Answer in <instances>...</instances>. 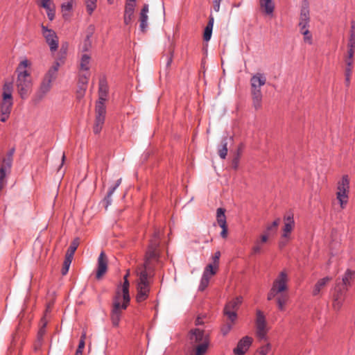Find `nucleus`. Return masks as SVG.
Wrapping results in <instances>:
<instances>
[{
  "instance_id": "obj_63",
  "label": "nucleus",
  "mask_w": 355,
  "mask_h": 355,
  "mask_svg": "<svg viewBox=\"0 0 355 355\" xmlns=\"http://www.w3.org/2000/svg\"><path fill=\"white\" fill-rule=\"evenodd\" d=\"M222 228V231L220 232V236L223 238H226L227 236V225L224 227H220Z\"/></svg>"
},
{
  "instance_id": "obj_55",
  "label": "nucleus",
  "mask_w": 355,
  "mask_h": 355,
  "mask_svg": "<svg viewBox=\"0 0 355 355\" xmlns=\"http://www.w3.org/2000/svg\"><path fill=\"white\" fill-rule=\"evenodd\" d=\"M278 294H279V293L277 291H276L275 289L271 288L270 291H269V293L268 294V297H267L268 300H271L275 297L277 298Z\"/></svg>"
},
{
  "instance_id": "obj_15",
  "label": "nucleus",
  "mask_w": 355,
  "mask_h": 355,
  "mask_svg": "<svg viewBox=\"0 0 355 355\" xmlns=\"http://www.w3.org/2000/svg\"><path fill=\"white\" fill-rule=\"evenodd\" d=\"M252 342V338L245 336L238 343L237 347L234 349L235 355H244L248 351Z\"/></svg>"
},
{
  "instance_id": "obj_32",
  "label": "nucleus",
  "mask_w": 355,
  "mask_h": 355,
  "mask_svg": "<svg viewBox=\"0 0 355 355\" xmlns=\"http://www.w3.org/2000/svg\"><path fill=\"white\" fill-rule=\"evenodd\" d=\"M79 245V239L76 238L71 242L69 248L67 250L65 257L73 259V254Z\"/></svg>"
},
{
  "instance_id": "obj_61",
  "label": "nucleus",
  "mask_w": 355,
  "mask_h": 355,
  "mask_svg": "<svg viewBox=\"0 0 355 355\" xmlns=\"http://www.w3.org/2000/svg\"><path fill=\"white\" fill-rule=\"evenodd\" d=\"M352 73V71H351L349 70V69H345V82H346L347 85H349L350 77H351Z\"/></svg>"
},
{
  "instance_id": "obj_40",
  "label": "nucleus",
  "mask_w": 355,
  "mask_h": 355,
  "mask_svg": "<svg viewBox=\"0 0 355 355\" xmlns=\"http://www.w3.org/2000/svg\"><path fill=\"white\" fill-rule=\"evenodd\" d=\"M121 182V178H119L117 180L116 184L109 189V191L107 192V195L105 198V200L107 201V206L111 203V199H110L111 196L113 194V193L114 192V191L116 189V188L120 185Z\"/></svg>"
},
{
  "instance_id": "obj_39",
  "label": "nucleus",
  "mask_w": 355,
  "mask_h": 355,
  "mask_svg": "<svg viewBox=\"0 0 355 355\" xmlns=\"http://www.w3.org/2000/svg\"><path fill=\"white\" fill-rule=\"evenodd\" d=\"M148 17L147 14H140V16H139V21H140L139 28H140L141 31L143 32V33H145L146 31V30H147V27H148L147 21H148Z\"/></svg>"
},
{
  "instance_id": "obj_34",
  "label": "nucleus",
  "mask_w": 355,
  "mask_h": 355,
  "mask_svg": "<svg viewBox=\"0 0 355 355\" xmlns=\"http://www.w3.org/2000/svg\"><path fill=\"white\" fill-rule=\"evenodd\" d=\"M288 299V296L285 293H279L277 298V304L280 311L284 310L285 304Z\"/></svg>"
},
{
  "instance_id": "obj_17",
  "label": "nucleus",
  "mask_w": 355,
  "mask_h": 355,
  "mask_svg": "<svg viewBox=\"0 0 355 355\" xmlns=\"http://www.w3.org/2000/svg\"><path fill=\"white\" fill-rule=\"evenodd\" d=\"M295 225L293 216L291 215L284 216V225L283 227L282 238L287 239L290 238V234L292 232Z\"/></svg>"
},
{
  "instance_id": "obj_28",
  "label": "nucleus",
  "mask_w": 355,
  "mask_h": 355,
  "mask_svg": "<svg viewBox=\"0 0 355 355\" xmlns=\"http://www.w3.org/2000/svg\"><path fill=\"white\" fill-rule=\"evenodd\" d=\"M225 212V209L221 207L218 208L216 210V220L220 227H224L227 225Z\"/></svg>"
},
{
  "instance_id": "obj_46",
  "label": "nucleus",
  "mask_w": 355,
  "mask_h": 355,
  "mask_svg": "<svg viewBox=\"0 0 355 355\" xmlns=\"http://www.w3.org/2000/svg\"><path fill=\"white\" fill-rule=\"evenodd\" d=\"M71 261H72L71 259L65 257V259H64V261L63 263V267L62 268V274L63 275H65L68 272Z\"/></svg>"
},
{
  "instance_id": "obj_1",
  "label": "nucleus",
  "mask_w": 355,
  "mask_h": 355,
  "mask_svg": "<svg viewBox=\"0 0 355 355\" xmlns=\"http://www.w3.org/2000/svg\"><path fill=\"white\" fill-rule=\"evenodd\" d=\"M159 230H155L153 238L146 253L145 261L144 264L137 270V274L139 277L137 283V301L141 302L144 301L148 297L150 292V282L148 280V270L150 269L151 263L157 261L159 259L158 248L159 245Z\"/></svg>"
},
{
  "instance_id": "obj_2",
  "label": "nucleus",
  "mask_w": 355,
  "mask_h": 355,
  "mask_svg": "<svg viewBox=\"0 0 355 355\" xmlns=\"http://www.w3.org/2000/svg\"><path fill=\"white\" fill-rule=\"evenodd\" d=\"M30 65L28 60H22L16 70L17 77L15 85L17 93L22 99L27 98L32 90L33 81L31 73L26 70V68Z\"/></svg>"
},
{
  "instance_id": "obj_9",
  "label": "nucleus",
  "mask_w": 355,
  "mask_h": 355,
  "mask_svg": "<svg viewBox=\"0 0 355 355\" xmlns=\"http://www.w3.org/2000/svg\"><path fill=\"white\" fill-rule=\"evenodd\" d=\"M42 33L44 37L46 42L49 44L51 52H54L58 47V37L55 32L48 28L44 25L42 24Z\"/></svg>"
},
{
  "instance_id": "obj_12",
  "label": "nucleus",
  "mask_w": 355,
  "mask_h": 355,
  "mask_svg": "<svg viewBox=\"0 0 355 355\" xmlns=\"http://www.w3.org/2000/svg\"><path fill=\"white\" fill-rule=\"evenodd\" d=\"M345 300V291L339 287L337 284L334 288V291L332 295V307L334 310L338 311L342 308L343 302Z\"/></svg>"
},
{
  "instance_id": "obj_31",
  "label": "nucleus",
  "mask_w": 355,
  "mask_h": 355,
  "mask_svg": "<svg viewBox=\"0 0 355 355\" xmlns=\"http://www.w3.org/2000/svg\"><path fill=\"white\" fill-rule=\"evenodd\" d=\"M92 33H88L86 35L85 39L84 40L83 42L80 44V50L81 51V53H86L89 49L92 48V41L90 40L92 37Z\"/></svg>"
},
{
  "instance_id": "obj_21",
  "label": "nucleus",
  "mask_w": 355,
  "mask_h": 355,
  "mask_svg": "<svg viewBox=\"0 0 355 355\" xmlns=\"http://www.w3.org/2000/svg\"><path fill=\"white\" fill-rule=\"evenodd\" d=\"M355 278V271L351 269H347L343 278L342 283L343 286L345 287L343 289L347 290L348 287L351 286L352 282L354 280Z\"/></svg>"
},
{
  "instance_id": "obj_60",
  "label": "nucleus",
  "mask_w": 355,
  "mask_h": 355,
  "mask_svg": "<svg viewBox=\"0 0 355 355\" xmlns=\"http://www.w3.org/2000/svg\"><path fill=\"white\" fill-rule=\"evenodd\" d=\"M221 0H212L213 8L216 12H218L220 10V3Z\"/></svg>"
},
{
  "instance_id": "obj_33",
  "label": "nucleus",
  "mask_w": 355,
  "mask_h": 355,
  "mask_svg": "<svg viewBox=\"0 0 355 355\" xmlns=\"http://www.w3.org/2000/svg\"><path fill=\"white\" fill-rule=\"evenodd\" d=\"M73 2L66 1L62 3L61 5V11L62 13V16L65 19H67L69 17V13L72 10Z\"/></svg>"
},
{
  "instance_id": "obj_24",
  "label": "nucleus",
  "mask_w": 355,
  "mask_h": 355,
  "mask_svg": "<svg viewBox=\"0 0 355 355\" xmlns=\"http://www.w3.org/2000/svg\"><path fill=\"white\" fill-rule=\"evenodd\" d=\"M91 57L87 53L81 54L79 69L81 71L89 72Z\"/></svg>"
},
{
  "instance_id": "obj_48",
  "label": "nucleus",
  "mask_w": 355,
  "mask_h": 355,
  "mask_svg": "<svg viewBox=\"0 0 355 355\" xmlns=\"http://www.w3.org/2000/svg\"><path fill=\"white\" fill-rule=\"evenodd\" d=\"M280 223V219L277 218L271 225L267 226L266 230L264 232L269 236V232L272 231L273 229L276 230Z\"/></svg>"
},
{
  "instance_id": "obj_11",
  "label": "nucleus",
  "mask_w": 355,
  "mask_h": 355,
  "mask_svg": "<svg viewBox=\"0 0 355 355\" xmlns=\"http://www.w3.org/2000/svg\"><path fill=\"white\" fill-rule=\"evenodd\" d=\"M288 282V274L286 271H282L275 279L272 288L279 293H285L288 290L287 283Z\"/></svg>"
},
{
  "instance_id": "obj_22",
  "label": "nucleus",
  "mask_w": 355,
  "mask_h": 355,
  "mask_svg": "<svg viewBox=\"0 0 355 355\" xmlns=\"http://www.w3.org/2000/svg\"><path fill=\"white\" fill-rule=\"evenodd\" d=\"M332 279L330 277H326L324 278L319 279L313 290V295L314 296L318 295L321 290L324 288L327 284Z\"/></svg>"
},
{
  "instance_id": "obj_26",
  "label": "nucleus",
  "mask_w": 355,
  "mask_h": 355,
  "mask_svg": "<svg viewBox=\"0 0 355 355\" xmlns=\"http://www.w3.org/2000/svg\"><path fill=\"white\" fill-rule=\"evenodd\" d=\"M259 1L261 8L266 14L270 15L273 12L275 6L272 0H259Z\"/></svg>"
},
{
  "instance_id": "obj_5",
  "label": "nucleus",
  "mask_w": 355,
  "mask_h": 355,
  "mask_svg": "<svg viewBox=\"0 0 355 355\" xmlns=\"http://www.w3.org/2000/svg\"><path fill=\"white\" fill-rule=\"evenodd\" d=\"M14 149L10 150L0 161V191L6 184V175L10 173L12 164Z\"/></svg>"
},
{
  "instance_id": "obj_18",
  "label": "nucleus",
  "mask_w": 355,
  "mask_h": 355,
  "mask_svg": "<svg viewBox=\"0 0 355 355\" xmlns=\"http://www.w3.org/2000/svg\"><path fill=\"white\" fill-rule=\"evenodd\" d=\"M266 82V76L261 73L254 74L250 80L252 89H261V87Z\"/></svg>"
},
{
  "instance_id": "obj_45",
  "label": "nucleus",
  "mask_w": 355,
  "mask_h": 355,
  "mask_svg": "<svg viewBox=\"0 0 355 355\" xmlns=\"http://www.w3.org/2000/svg\"><path fill=\"white\" fill-rule=\"evenodd\" d=\"M97 0H86L87 12L91 14L96 7Z\"/></svg>"
},
{
  "instance_id": "obj_62",
  "label": "nucleus",
  "mask_w": 355,
  "mask_h": 355,
  "mask_svg": "<svg viewBox=\"0 0 355 355\" xmlns=\"http://www.w3.org/2000/svg\"><path fill=\"white\" fill-rule=\"evenodd\" d=\"M0 114H1L0 120L2 122H6L8 119L10 114L9 113H0Z\"/></svg>"
},
{
  "instance_id": "obj_6",
  "label": "nucleus",
  "mask_w": 355,
  "mask_h": 355,
  "mask_svg": "<svg viewBox=\"0 0 355 355\" xmlns=\"http://www.w3.org/2000/svg\"><path fill=\"white\" fill-rule=\"evenodd\" d=\"M349 191V179L347 175L342 177L337 184L336 198L340 202V207L344 209L347 203L348 193Z\"/></svg>"
},
{
  "instance_id": "obj_13",
  "label": "nucleus",
  "mask_w": 355,
  "mask_h": 355,
  "mask_svg": "<svg viewBox=\"0 0 355 355\" xmlns=\"http://www.w3.org/2000/svg\"><path fill=\"white\" fill-rule=\"evenodd\" d=\"M52 83H53L49 80L43 78L34 97V101L35 102L40 101L50 92L52 87Z\"/></svg>"
},
{
  "instance_id": "obj_7",
  "label": "nucleus",
  "mask_w": 355,
  "mask_h": 355,
  "mask_svg": "<svg viewBox=\"0 0 355 355\" xmlns=\"http://www.w3.org/2000/svg\"><path fill=\"white\" fill-rule=\"evenodd\" d=\"M241 302L242 297H237L229 302L224 308V315L227 318L228 320L232 323H234L237 318L236 311Z\"/></svg>"
},
{
  "instance_id": "obj_56",
  "label": "nucleus",
  "mask_w": 355,
  "mask_h": 355,
  "mask_svg": "<svg viewBox=\"0 0 355 355\" xmlns=\"http://www.w3.org/2000/svg\"><path fill=\"white\" fill-rule=\"evenodd\" d=\"M87 87H83L82 85H78V89L77 90V96L78 98H81L85 95V92L86 91Z\"/></svg>"
},
{
  "instance_id": "obj_37",
  "label": "nucleus",
  "mask_w": 355,
  "mask_h": 355,
  "mask_svg": "<svg viewBox=\"0 0 355 355\" xmlns=\"http://www.w3.org/2000/svg\"><path fill=\"white\" fill-rule=\"evenodd\" d=\"M354 50L348 49L347 51V57L345 59L346 67L345 69H349L352 71L353 69V57H354Z\"/></svg>"
},
{
  "instance_id": "obj_41",
  "label": "nucleus",
  "mask_w": 355,
  "mask_h": 355,
  "mask_svg": "<svg viewBox=\"0 0 355 355\" xmlns=\"http://www.w3.org/2000/svg\"><path fill=\"white\" fill-rule=\"evenodd\" d=\"M89 77V72H83L81 71V74L80 75L78 80V85H82L83 87H87L88 83V80Z\"/></svg>"
},
{
  "instance_id": "obj_51",
  "label": "nucleus",
  "mask_w": 355,
  "mask_h": 355,
  "mask_svg": "<svg viewBox=\"0 0 355 355\" xmlns=\"http://www.w3.org/2000/svg\"><path fill=\"white\" fill-rule=\"evenodd\" d=\"M232 324H233L232 322V323L227 322L225 324H224L221 327V332L223 336H226L230 332V331L231 330V329L232 327Z\"/></svg>"
},
{
  "instance_id": "obj_8",
  "label": "nucleus",
  "mask_w": 355,
  "mask_h": 355,
  "mask_svg": "<svg viewBox=\"0 0 355 355\" xmlns=\"http://www.w3.org/2000/svg\"><path fill=\"white\" fill-rule=\"evenodd\" d=\"M255 325L257 336L260 339H264L268 332L267 322L263 313L260 310L257 311Z\"/></svg>"
},
{
  "instance_id": "obj_36",
  "label": "nucleus",
  "mask_w": 355,
  "mask_h": 355,
  "mask_svg": "<svg viewBox=\"0 0 355 355\" xmlns=\"http://www.w3.org/2000/svg\"><path fill=\"white\" fill-rule=\"evenodd\" d=\"M217 270L218 268L214 267L212 263H209L205 268L202 277L210 279V278L216 273Z\"/></svg>"
},
{
  "instance_id": "obj_4",
  "label": "nucleus",
  "mask_w": 355,
  "mask_h": 355,
  "mask_svg": "<svg viewBox=\"0 0 355 355\" xmlns=\"http://www.w3.org/2000/svg\"><path fill=\"white\" fill-rule=\"evenodd\" d=\"M125 293V295L121 297V291H116L114 298L111 320L112 324L115 327L119 325L122 311L126 309L130 300V295H128L126 291Z\"/></svg>"
},
{
  "instance_id": "obj_59",
  "label": "nucleus",
  "mask_w": 355,
  "mask_h": 355,
  "mask_svg": "<svg viewBox=\"0 0 355 355\" xmlns=\"http://www.w3.org/2000/svg\"><path fill=\"white\" fill-rule=\"evenodd\" d=\"M270 348V345L267 344L260 348L259 353L261 355H266L268 353Z\"/></svg>"
},
{
  "instance_id": "obj_25",
  "label": "nucleus",
  "mask_w": 355,
  "mask_h": 355,
  "mask_svg": "<svg viewBox=\"0 0 355 355\" xmlns=\"http://www.w3.org/2000/svg\"><path fill=\"white\" fill-rule=\"evenodd\" d=\"M253 105L256 110L261 106L262 94L261 89H252Z\"/></svg>"
},
{
  "instance_id": "obj_47",
  "label": "nucleus",
  "mask_w": 355,
  "mask_h": 355,
  "mask_svg": "<svg viewBox=\"0 0 355 355\" xmlns=\"http://www.w3.org/2000/svg\"><path fill=\"white\" fill-rule=\"evenodd\" d=\"M39 5L46 10L53 8L54 6L51 0H39Z\"/></svg>"
},
{
  "instance_id": "obj_57",
  "label": "nucleus",
  "mask_w": 355,
  "mask_h": 355,
  "mask_svg": "<svg viewBox=\"0 0 355 355\" xmlns=\"http://www.w3.org/2000/svg\"><path fill=\"white\" fill-rule=\"evenodd\" d=\"M304 35V42L308 43L309 44H312V35L309 31L308 33L302 34Z\"/></svg>"
},
{
  "instance_id": "obj_27",
  "label": "nucleus",
  "mask_w": 355,
  "mask_h": 355,
  "mask_svg": "<svg viewBox=\"0 0 355 355\" xmlns=\"http://www.w3.org/2000/svg\"><path fill=\"white\" fill-rule=\"evenodd\" d=\"M300 20H310L309 2L304 0L300 10Z\"/></svg>"
},
{
  "instance_id": "obj_20",
  "label": "nucleus",
  "mask_w": 355,
  "mask_h": 355,
  "mask_svg": "<svg viewBox=\"0 0 355 355\" xmlns=\"http://www.w3.org/2000/svg\"><path fill=\"white\" fill-rule=\"evenodd\" d=\"M60 68V62H54L52 66L49 69L46 73L44 78L53 83L55 80L58 76V72Z\"/></svg>"
},
{
  "instance_id": "obj_38",
  "label": "nucleus",
  "mask_w": 355,
  "mask_h": 355,
  "mask_svg": "<svg viewBox=\"0 0 355 355\" xmlns=\"http://www.w3.org/2000/svg\"><path fill=\"white\" fill-rule=\"evenodd\" d=\"M347 46H348V49L354 50V48H355V24L354 22L352 23L351 34H350V37Z\"/></svg>"
},
{
  "instance_id": "obj_3",
  "label": "nucleus",
  "mask_w": 355,
  "mask_h": 355,
  "mask_svg": "<svg viewBox=\"0 0 355 355\" xmlns=\"http://www.w3.org/2000/svg\"><path fill=\"white\" fill-rule=\"evenodd\" d=\"M190 347L188 351L207 354L210 345L209 333L200 328L191 329L188 334Z\"/></svg>"
},
{
  "instance_id": "obj_49",
  "label": "nucleus",
  "mask_w": 355,
  "mask_h": 355,
  "mask_svg": "<svg viewBox=\"0 0 355 355\" xmlns=\"http://www.w3.org/2000/svg\"><path fill=\"white\" fill-rule=\"evenodd\" d=\"M241 148H242V146H241L239 148L237 155L234 157V159L232 160V168L234 169H237L239 167V163Z\"/></svg>"
},
{
  "instance_id": "obj_54",
  "label": "nucleus",
  "mask_w": 355,
  "mask_h": 355,
  "mask_svg": "<svg viewBox=\"0 0 355 355\" xmlns=\"http://www.w3.org/2000/svg\"><path fill=\"white\" fill-rule=\"evenodd\" d=\"M206 318V315H199L196 320H195V324L196 326H199V325H202L203 324H205V321H204V319Z\"/></svg>"
},
{
  "instance_id": "obj_29",
  "label": "nucleus",
  "mask_w": 355,
  "mask_h": 355,
  "mask_svg": "<svg viewBox=\"0 0 355 355\" xmlns=\"http://www.w3.org/2000/svg\"><path fill=\"white\" fill-rule=\"evenodd\" d=\"M12 105V100L2 98V101L0 104V113L10 114Z\"/></svg>"
},
{
  "instance_id": "obj_64",
  "label": "nucleus",
  "mask_w": 355,
  "mask_h": 355,
  "mask_svg": "<svg viewBox=\"0 0 355 355\" xmlns=\"http://www.w3.org/2000/svg\"><path fill=\"white\" fill-rule=\"evenodd\" d=\"M288 240L289 239H284L282 237L281 239V241H279V246L280 248H283L284 247H285L286 245V244L288 243Z\"/></svg>"
},
{
  "instance_id": "obj_16",
  "label": "nucleus",
  "mask_w": 355,
  "mask_h": 355,
  "mask_svg": "<svg viewBox=\"0 0 355 355\" xmlns=\"http://www.w3.org/2000/svg\"><path fill=\"white\" fill-rule=\"evenodd\" d=\"M107 258L104 252H101L98 259V266L96 271V278L101 279L106 272L107 268Z\"/></svg>"
},
{
  "instance_id": "obj_52",
  "label": "nucleus",
  "mask_w": 355,
  "mask_h": 355,
  "mask_svg": "<svg viewBox=\"0 0 355 355\" xmlns=\"http://www.w3.org/2000/svg\"><path fill=\"white\" fill-rule=\"evenodd\" d=\"M173 48L170 47L168 49V54L167 55V60H166V67H169L171 64V62L173 61Z\"/></svg>"
},
{
  "instance_id": "obj_42",
  "label": "nucleus",
  "mask_w": 355,
  "mask_h": 355,
  "mask_svg": "<svg viewBox=\"0 0 355 355\" xmlns=\"http://www.w3.org/2000/svg\"><path fill=\"white\" fill-rule=\"evenodd\" d=\"M221 144L222 146L218 149V155L220 158L225 159L227 153V141L226 139H223Z\"/></svg>"
},
{
  "instance_id": "obj_30",
  "label": "nucleus",
  "mask_w": 355,
  "mask_h": 355,
  "mask_svg": "<svg viewBox=\"0 0 355 355\" xmlns=\"http://www.w3.org/2000/svg\"><path fill=\"white\" fill-rule=\"evenodd\" d=\"M12 89L13 87L12 83H5L3 87L2 98L12 100Z\"/></svg>"
},
{
  "instance_id": "obj_53",
  "label": "nucleus",
  "mask_w": 355,
  "mask_h": 355,
  "mask_svg": "<svg viewBox=\"0 0 355 355\" xmlns=\"http://www.w3.org/2000/svg\"><path fill=\"white\" fill-rule=\"evenodd\" d=\"M209 282V279H208L207 277H202L200 284L199 286V289L200 291H204L208 286Z\"/></svg>"
},
{
  "instance_id": "obj_44",
  "label": "nucleus",
  "mask_w": 355,
  "mask_h": 355,
  "mask_svg": "<svg viewBox=\"0 0 355 355\" xmlns=\"http://www.w3.org/2000/svg\"><path fill=\"white\" fill-rule=\"evenodd\" d=\"M212 33L211 24H207L203 34V38L205 41H209L211 39Z\"/></svg>"
},
{
  "instance_id": "obj_23",
  "label": "nucleus",
  "mask_w": 355,
  "mask_h": 355,
  "mask_svg": "<svg viewBox=\"0 0 355 355\" xmlns=\"http://www.w3.org/2000/svg\"><path fill=\"white\" fill-rule=\"evenodd\" d=\"M269 236L267 234H263L261 236L260 239L255 241L254 245L252 250L254 254H260L261 252V245L266 243L268 240Z\"/></svg>"
},
{
  "instance_id": "obj_58",
  "label": "nucleus",
  "mask_w": 355,
  "mask_h": 355,
  "mask_svg": "<svg viewBox=\"0 0 355 355\" xmlns=\"http://www.w3.org/2000/svg\"><path fill=\"white\" fill-rule=\"evenodd\" d=\"M46 14H47V16H48V18L52 21L54 17H55V8H54V6H53V8H49L48 10H46Z\"/></svg>"
},
{
  "instance_id": "obj_19",
  "label": "nucleus",
  "mask_w": 355,
  "mask_h": 355,
  "mask_svg": "<svg viewBox=\"0 0 355 355\" xmlns=\"http://www.w3.org/2000/svg\"><path fill=\"white\" fill-rule=\"evenodd\" d=\"M135 3L126 2L124 11V23L126 25L130 24L133 19L135 12Z\"/></svg>"
},
{
  "instance_id": "obj_35",
  "label": "nucleus",
  "mask_w": 355,
  "mask_h": 355,
  "mask_svg": "<svg viewBox=\"0 0 355 355\" xmlns=\"http://www.w3.org/2000/svg\"><path fill=\"white\" fill-rule=\"evenodd\" d=\"M129 274H130V272L128 271L127 273L125 274V275L124 276L123 284L117 288V291H121V297L125 295V291L127 292L128 295H130L129 294L130 283H129V281L128 279V277L129 276Z\"/></svg>"
},
{
  "instance_id": "obj_43",
  "label": "nucleus",
  "mask_w": 355,
  "mask_h": 355,
  "mask_svg": "<svg viewBox=\"0 0 355 355\" xmlns=\"http://www.w3.org/2000/svg\"><path fill=\"white\" fill-rule=\"evenodd\" d=\"M66 54H67L66 48H64L63 46H62V48L60 49V51L59 52L58 57L56 58V60L55 61V62H60V67L64 64Z\"/></svg>"
},
{
  "instance_id": "obj_50",
  "label": "nucleus",
  "mask_w": 355,
  "mask_h": 355,
  "mask_svg": "<svg viewBox=\"0 0 355 355\" xmlns=\"http://www.w3.org/2000/svg\"><path fill=\"white\" fill-rule=\"evenodd\" d=\"M220 257V252L219 251H217L215 252L214 255L212 257V264L214 265V267L218 268V263L219 259Z\"/></svg>"
},
{
  "instance_id": "obj_10",
  "label": "nucleus",
  "mask_w": 355,
  "mask_h": 355,
  "mask_svg": "<svg viewBox=\"0 0 355 355\" xmlns=\"http://www.w3.org/2000/svg\"><path fill=\"white\" fill-rule=\"evenodd\" d=\"M96 119L95 123L93 128V131L95 134L100 133L103 125L105 122L106 109L105 107H101V105H96Z\"/></svg>"
},
{
  "instance_id": "obj_14",
  "label": "nucleus",
  "mask_w": 355,
  "mask_h": 355,
  "mask_svg": "<svg viewBox=\"0 0 355 355\" xmlns=\"http://www.w3.org/2000/svg\"><path fill=\"white\" fill-rule=\"evenodd\" d=\"M108 85L105 80H101L99 82L98 87V101L96 102V105L105 106V102L107 101L108 94Z\"/></svg>"
}]
</instances>
